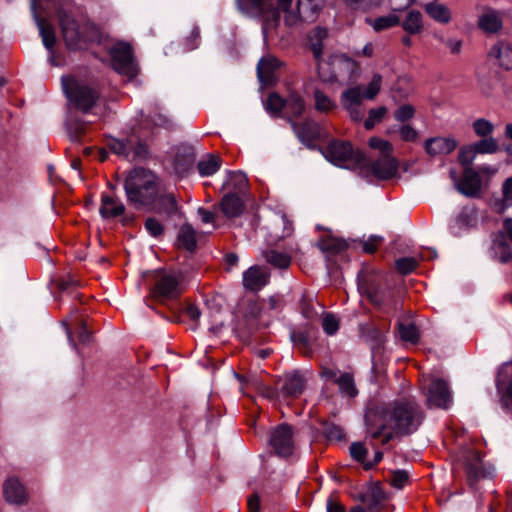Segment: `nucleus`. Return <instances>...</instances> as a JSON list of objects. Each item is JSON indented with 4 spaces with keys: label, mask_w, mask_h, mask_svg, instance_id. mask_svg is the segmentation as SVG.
I'll list each match as a JSON object with an SVG mask.
<instances>
[{
    "label": "nucleus",
    "mask_w": 512,
    "mask_h": 512,
    "mask_svg": "<svg viewBox=\"0 0 512 512\" xmlns=\"http://www.w3.org/2000/svg\"><path fill=\"white\" fill-rule=\"evenodd\" d=\"M294 249L289 248L287 251L281 252L276 249H267L262 252V256L267 263L277 269H287L291 264Z\"/></svg>",
    "instance_id": "nucleus-26"
},
{
    "label": "nucleus",
    "mask_w": 512,
    "mask_h": 512,
    "mask_svg": "<svg viewBox=\"0 0 512 512\" xmlns=\"http://www.w3.org/2000/svg\"><path fill=\"white\" fill-rule=\"evenodd\" d=\"M319 247L322 251L338 253L347 247V243L339 238L327 237L320 241Z\"/></svg>",
    "instance_id": "nucleus-49"
},
{
    "label": "nucleus",
    "mask_w": 512,
    "mask_h": 512,
    "mask_svg": "<svg viewBox=\"0 0 512 512\" xmlns=\"http://www.w3.org/2000/svg\"><path fill=\"white\" fill-rule=\"evenodd\" d=\"M381 85L382 76L380 74H374L368 86L363 90V96L365 97V99H374L380 92Z\"/></svg>",
    "instance_id": "nucleus-54"
},
{
    "label": "nucleus",
    "mask_w": 512,
    "mask_h": 512,
    "mask_svg": "<svg viewBox=\"0 0 512 512\" xmlns=\"http://www.w3.org/2000/svg\"><path fill=\"white\" fill-rule=\"evenodd\" d=\"M403 30L409 35L421 34L424 31L423 14L415 9L408 11L401 22Z\"/></svg>",
    "instance_id": "nucleus-31"
},
{
    "label": "nucleus",
    "mask_w": 512,
    "mask_h": 512,
    "mask_svg": "<svg viewBox=\"0 0 512 512\" xmlns=\"http://www.w3.org/2000/svg\"><path fill=\"white\" fill-rule=\"evenodd\" d=\"M452 402V395L448 384L443 379H434L426 392V405L428 408L448 409Z\"/></svg>",
    "instance_id": "nucleus-13"
},
{
    "label": "nucleus",
    "mask_w": 512,
    "mask_h": 512,
    "mask_svg": "<svg viewBox=\"0 0 512 512\" xmlns=\"http://www.w3.org/2000/svg\"><path fill=\"white\" fill-rule=\"evenodd\" d=\"M369 146L382 152L383 155H390L393 147L389 141L383 140L378 137H372L369 140Z\"/></svg>",
    "instance_id": "nucleus-61"
},
{
    "label": "nucleus",
    "mask_w": 512,
    "mask_h": 512,
    "mask_svg": "<svg viewBox=\"0 0 512 512\" xmlns=\"http://www.w3.org/2000/svg\"><path fill=\"white\" fill-rule=\"evenodd\" d=\"M425 418L422 407L413 399L396 400L388 406L370 408L365 415L366 431L372 439L387 445L396 437L415 433Z\"/></svg>",
    "instance_id": "nucleus-1"
},
{
    "label": "nucleus",
    "mask_w": 512,
    "mask_h": 512,
    "mask_svg": "<svg viewBox=\"0 0 512 512\" xmlns=\"http://www.w3.org/2000/svg\"><path fill=\"white\" fill-rule=\"evenodd\" d=\"M362 336L372 344V349L379 348L385 341V335L382 330L374 325H364L361 327Z\"/></svg>",
    "instance_id": "nucleus-38"
},
{
    "label": "nucleus",
    "mask_w": 512,
    "mask_h": 512,
    "mask_svg": "<svg viewBox=\"0 0 512 512\" xmlns=\"http://www.w3.org/2000/svg\"><path fill=\"white\" fill-rule=\"evenodd\" d=\"M179 245L188 251H193L196 247V232L189 224L183 225L177 238Z\"/></svg>",
    "instance_id": "nucleus-40"
},
{
    "label": "nucleus",
    "mask_w": 512,
    "mask_h": 512,
    "mask_svg": "<svg viewBox=\"0 0 512 512\" xmlns=\"http://www.w3.org/2000/svg\"><path fill=\"white\" fill-rule=\"evenodd\" d=\"M345 5L352 10L368 11L381 4V0H343Z\"/></svg>",
    "instance_id": "nucleus-53"
},
{
    "label": "nucleus",
    "mask_w": 512,
    "mask_h": 512,
    "mask_svg": "<svg viewBox=\"0 0 512 512\" xmlns=\"http://www.w3.org/2000/svg\"><path fill=\"white\" fill-rule=\"evenodd\" d=\"M489 61L496 67L505 70H512V43L505 40H498L488 51Z\"/></svg>",
    "instance_id": "nucleus-14"
},
{
    "label": "nucleus",
    "mask_w": 512,
    "mask_h": 512,
    "mask_svg": "<svg viewBox=\"0 0 512 512\" xmlns=\"http://www.w3.org/2000/svg\"><path fill=\"white\" fill-rule=\"evenodd\" d=\"M502 206L509 208L512 206V176L507 178L502 185Z\"/></svg>",
    "instance_id": "nucleus-63"
},
{
    "label": "nucleus",
    "mask_w": 512,
    "mask_h": 512,
    "mask_svg": "<svg viewBox=\"0 0 512 512\" xmlns=\"http://www.w3.org/2000/svg\"><path fill=\"white\" fill-rule=\"evenodd\" d=\"M399 163L391 155H382V157L373 161L367 167V172L371 173L379 180H389L396 176Z\"/></svg>",
    "instance_id": "nucleus-15"
},
{
    "label": "nucleus",
    "mask_w": 512,
    "mask_h": 512,
    "mask_svg": "<svg viewBox=\"0 0 512 512\" xmlns=\"http://www.w3.org/2000/svg\"><path fill=\"white\" fill-rule=\"evenodd\" d=\"M478 27L486 34H496L503 27V21L498 11L487 8L478 18Z\"/></svg>",
    "instance_id": "nucleus-25"
},
{
    "label": "nucleus",
    "mask_w": 512,
    "mask_h": 512,
    "mask_svg": "<svg viewBox=\"0 0 512 512\" xmlns=\"http://www.w3.org/2000/svg\"><path fill=\"white\" fill-rule=\"evenodd\" d=\"M424 8L426 13L436 22L447 24L451 21V12L444 4L430 2Z\"/></svg>",
    "instance_id": "nucleus-35"
},
{
    "label": "nucleus",
    "mask_w": 512,
    "mask_h": 512,
    "mask_svg": "<svg viewBox=\"0 0 512 512\" xmlns=\"http://www.w3.org/2000/svg\"><path fill=\"white\" fill-rule=\"evenodd\" d=\"M350 455L358 462L365 463L367 449L361 442H354L350 446Z\"/></svg>",
    "instance_id": "nucleus-64"
},
{
    "label": "nucleus",
    "mask_w": 512,
    "mask_h": 512,
    "mask_svg": "<svg viewBox=\"0 0 512 512\" xmlns=\"http://www.w3.org/2000/svg\"><path fill=\"white\" fill-rule=\"evenodd\" d=\"M472 145L477 154H494L500 149L498 141L494 137L481 138Z\"/></svg>",
    "instance_id": "nucleus-44"
},
{
    "label": "nucleus",
    "mask_w": 512,
    "mask_h": 512,
    "mask_svg": "<svg viewBox=\"0 0 512 512\" xmlns=\"http://www.w3.org/2000/svg\"><path fill=\"white\" fill-rule=\"evenodd\" d=\"M293 0H236L238 10L243 14H255L262 20V32L266 38L280 23V11L284 12L287 26H295L301 21L313 22L324 7L325 0H298L297 9L291 10Z\"/></svg>",
    "instance_id": "nucleus-2"
},
{
    "label": "nucleus",
    "mask_w": 512,
    "mask_h": 512,
    "mask_svg": "<svg viewBox=\"0 0 512 512\" xmlns=\"http://www.w3.org/2000/svg\"><path fill=\"white\" fill-rule=\"evenodd\" d=\"M324 157L339 167L349 168L354 165H360L364 161V155L353 149L350 142L333 140L323 151Z\"/></svg>",
    "instance_id": "nucleus-6"
},
{
    "label": "nucleus",
    "mask_w": 512,
    "mask_h": 512,
    "mask_svg": "<svg viewBox=\"0 0 512 512\" xmlns=\"http://www.w3.org/2000/svg\"><path fill=\"white\" fill-rule=\"evenodd\" d=\"M335 383H337L340 393L346 397L353 398L358 394L354 377L349 372L340 373Z\"/></svg>",
    "instance_id": "nucleus-36"
},
{
    "label": "nucleus",
    "mask_w": 512,
    "mask_h": 512,
    "mask_svg": "<svg viewBox=\"0 0 512 512\" xmlns=\"http://www.w3.org/2000/svg\"><path fill=\"white\" fill-rule=\"evenodd\" d=\"M313 96L315 109L319 112H329L336 107V103L319 89L314 91Z\"/></svg>",
    "instance_id": "nucleus-47"
},
{
    "label": "nucleus",
    "mask_w": 512,
    "mask_h": 512,
    "mask_svg": "<svg viewBox=\"0 0 512 512\" xmlns=\"http://www.w3.org/2000/svg\"><path fill=\"white\" fill-rule=\"evenodd\" d=\"M458 146V142L453 137H432L424 143V149L430 156L448 155Z\"/></svg>",
    "instance_id": "nucleus-21"
},
{
    "label": "nucleus",
    "mask_w": 512,
    "mask_h": 512,
    "mask_svg": "<svg viewBox=\"0 0 512 512\" xmlns=\"http://www.w3.org/2000/svg\"><path fill=\"white\" fill-rule=\"evenodd\" d=\"M270 272L261 266H252L243 274V285L251 291H259L269 283Z\"/></svg>",
    "instance_id": "nucleus-19"
},
{
    "label": "nucleus",
    "mask_w": 512,
    "mask_h": 512,
    "mask_svg": "<svg viewBox=\"0 0 512 512\" xmlns=\"http://www.w3.org/2000/svg\"><path fill=\"white\" fill-rule=\"evenodd\" d=\"M292 127L298 139L308 147H311V144L321 135L320 126L314 121L306 120L300 124L292 122Z\"/></svg>",
    "instance_id": "nucleus-23"
},
{
    "label": "nucleus",
    "mask_w": 512,
    "mask_h": 512,
    "mask_svg": "<svg viewBox=\"0 0 512 512\" xmlns=\"http://www.w3.org/2000/svg\"><path fill=\"white\" fill-rule=\"evenodd\" d=\"M475 135L479 138L493 137L494 124L486 118H478L472 123Z\"/></svg>",
    "instance_id": "nucleus-45"
},
{
    "label": "nucleus",
    "mask_w": 512,
    "mask_h": 512,
    "mask_svg": "<svg viewBox=\"0 0 512 512\" xmlns=\"http://www.w3.org/2000/svg\"><path fill=\"white\" fill-rule=\"evenodd\" d=\"M440 42H442L452 54H459L462 50L463 42L457 38H445L443 36H435Z\"/></svg>",
    "instance_id": "nucleus-62"
},
{
    "label": "nucleus",
    "mask_w": 512,
    "mask_h": 512,
    "mask_svg": "<svg viewBox=\"0 0 512 512\" xmlns=\"http://www.w3.org/2000/svg\"><path fill=\"white\" fill-rule=\"evenodd\" d=\"M510 364L501 366L496 379V386L500 395V400L503 408L510 409L512 407V379H510Z\"/></svg>",
    "instance_id": "nucleus-17"
},
{
    "label": "nucleus",
    "mask_w": 512,
    "mask_h": 512,
    "mask_svg": "<svg viewBox=\"0 0 512 512\" xmlns=\"http://www.w3.org/2000/svg\"><path fill=\"white\" fill-rule=\"evenodd\" d=\"M482 181L474 168L463 169V177L456 183V189L463 195L475 197L479 194Z\"/></svg>",
    "instance_id": "nucleus-20"
},
{
    "label": "nucleus",
    "mask_w": 512,
    "mask_h": 512,
    "mask_svg": "<svg viewBox=\"0 0 512 512\" xmlns=\"http://www.w3.org/2000/svg\"><path fill=\"white\" fill-rule=\"evenodd\" d=\"M54 6L67 47L71 50L81 48L87 39L80 32L77 21L65 11L63 4L59 0L54 1Z\"/></svg>",
    "instance_id": "nucleus-7"
},
{
    "label": "nucleus",
    "mask_w": 512,
    "mask_h": 512,
    "mask_svg": "<svg viewBox=\"0 0 512 512\" xmlns=\"http://www.w3.org/2000/svg\"><path fill=\"white\" fill-rule=\"evenodd\" d=\"M112 65L116 72L129 78L137 75L138 69L134 62L132 47L125 42L115 44L110 51Z\"/></svg>",
    "instance_id": "nucleus-10"
},
{
    "label": "nucleus",
    "mask_w": 512,
    "mask_h": 512,
    "mask_svg": "<svg viewBox=\"0 0 512 512\" xmlns=\"http://www.w3.org/2000/svg\"><path fill=\"white\" fill-rule=\"evenodd\" d=\"M399 335L403 341L416 344L419 340V330L414 323H399Z\"/></svg>",
    "instance_id": "nucleus-46"
},
{
    "label": "nucleus",
    "mask_w": 512,
    "mask_h": 512,
    "mask_svg": "<svg viewBox=\"0 0 512 512\" xmlns=\"http://www.w3.org/2000/svg\"><path fill=\"white\" fill-rule=\"evenodd\" d=\"M369 24L376 32H380L399 25L400 18L395 14H388L374 20H369Z\"/></svg>",
    "instance_id": "nucleus-43"
},
{
    "label": "nucleus",
    "mask_w": 512,
    "mask_h": 512,
    "mask_svg": "<svg viewBox=\"0 0 512 512\" xmlns=\"http://www.w3.org/2000/svg\"><path fill=\"white\" fill-rule=\"evenodd\" d=\"M369 301L384 313H391L398 309L397 300L393 289L380 283H370L366 288Z\"/></svg>",
    "instance_id": "nucleus-9"
},
{
    "label": "nucleus",
    "mask_w": 512,
    "mask_h": 512,
    "mask_svg": "<svg viewBox=\"0 0 512 512\" xmlns=\"http://www.w3.org/2000/svg\"><path fill=\"white\" fill-rule=\"evenodd\" d=\"M124 189L127 200L135 207L149 205L157 194V177L144 168H135L126 177Z\"/></svg>",
    "instance_id": "nucleus-3"
},
{
    "label": "nucleus",
    "mask_w": 512,
    "mask_h": 512,
    "mask_svg": "<svg viewBox=\"0 0 512 512\" xmlns=\"http://www.w3.org/2000/svg\"><path fill=\"white\" fill-rule=\"evenodd\" d=\"M221 158L212 154L198 163V170L201 176H211L215 174L221 167Z\"/></svg>",
    "instance_id": "nucleus-41"
},
{
    "label": "nucleus",
    "mask_w": 512,
    "mask_h": 512,
    "mask_svg": "<svg viewBox=\"0 0 512 512\" xmlns=\"http://www.w3.org/2000/svg\"><path fill=\"white\" fill-rule=\"evenodd\" d=\"M284 110L291 117H300L305 111L304 99L297 93H291L285 98Z\"/></svg>",
    "instance_id": "nucleus-37"
},
{
    "label": "nucleus",
    "mask_w": 512,
    "mask_h": 512,
    "mask_svg": "<svg viewBox=\"0 0 512 512\" xmlns=\"http://www.w3.org/2000/svg\"><path fill=\"white\" fill-rule=\"evenodd\" d=\"M359 500L367 506L368 510L375 511L385 501V494L379 485L372 484L359 495Z\"/></svg>",
    "instance_id": "nucleus-27"
},
{
    "label": "nucleus",
    "mask_w": 512,
    "mask_h": 512,
    "mask_svg": "<svg viewBox=\"0 0 512 512\" xmlns=\"http://www.w3.org/2000/svg\"><path fill=\"white\" fill-rule=\"evenodd\" d=\"M307 379L300 371H291L285 373L277 379V389L281 397L297 398L305 390Z\"/></svg>",
    "instance_id": "nucleus-12"
},
{
    "label": "nucleus",
    "mask_w": 512,
    "mask_h": 512,
    "mask_svg": "<svg viewBox=\"0 0 512 512\" xmlns=\"http://www.w3.org/2000/svg\"><path fill=\"white\" fill-rule=\"evenodd\" d=\"M493 249L495 255L502 263H507L512 259V252L510 246L504 239H497L494 241Z\"/></svg>",
    "instance_id": "nucleus-52"
},
{
    "label": "nucleus",
    "mask_w": 512,
    "mask_h": 512,
    "mask_svg": "<svg viewBox=\"0 0 512 512\" xmlns=\"http://www.w3.org/2000/svg\"><path fill=\"white\" fill-rule=\"evenodd\" d=\"M332 68V74L326 77L322 73L324 81L334 82L338 80H355L359 76V64L345 54L333 55L329 63Z\"/></svg>",
    "instance_id": "nucleus-8"
},
{
    "label": "nucleus",
    "mask_w": 512,
    "mask_h": 512,
    "mask_svg": "<svg viewBox=\"0 0 512 512\" xmlns=\"http://www.w3.org/2000/svg\"><path fill=\"white\" fill-rule=\"evenodd\" d=\"M281 65L275 57L262 58L257 65V75L262 83L270 84L274 80V72Z\"/></svg>",
    "instance_id": "nucleus-30"
},
{
    "label": "nucleus",
    "mask_w": 512,
    "mask_h": 512,
    "mask_svg": "<svg viewBox=\"0 0 512 512\" xmlns=\"http://www.w3.org/2000/svg\"><path fill=\"white\" fill-rule=\"evenodd\" d=\"M284 106L285 99L277 93L269 94L265 103L266 110L274 116H280L281 112L284 110Z\"/></svg>",
    "instance_id": "nucleus-48"
},
{
    "label": "nucleus",
    "mask_w": 512,
    "mask_h": 512,
    "mask_svg": "<svg viewBox=\"0 0 512 512\" xmlns=\"http://www.w3.org/2000/svg\"><path fill=\"white\" fill-rule=\"evenodd\" d=\"M409 479V474L405 470H396L392 472V475L389 479V483L391 486L401 489L405 486Z\"/></svg>",
    "instance_id": "nucleus-60"
},
{
    "label": "nucleus",
    "mask_w": 512,
    "mask_h": 512,
    "mask_svg": "<svg viewBox=\"0 0 512 512\" xmlns=\"http://www.w3.org/2000/svg\"><path fill=\"white\" fill-rule=\"evenodd\" d=\"M463 462L469 483L474 482L486 476V471L482 462V455L474 449H467L463 453Z\"/></svg>",
    "instance_id": "nucleus-16"
},
{
    "label": "nucleus",
    "mask_w": 512,
    "mask_h": 512,
    "mask_svg": "<svg viewBox=\"0 0 512 512\" xmlns=\"http://www.w3.org/2000/svg\"><path fill=\"white\" fill-rule=\"evenodd\" d=\"M476 155L477 153L472 144L462 146L458 153V162L463 166V169L473 168L472 164Z\"/></svg>",
    "instance_id": "nucleus-50"
},
{
    "label": "nucleus",
    "mask_w": 512,
    "mask_h": 512,
    "mask_svg": "<svg viewBox=\"0 0 512 512\" xmlns=\"http://www.w3.org/2000/svg\"><path fill=\"white\" fill-rule=\"evenodd\" d=\"M36 24L39 29L40 36L42 38L43 45L46 49L51 51L56 42V36L54 28L51 24L44 18L39 17L37 14H33Z\"/></svg>",
    "instance_id": "nucleus-34"
},
{
    "label": "nucleus",
    "mask_w": 512,
    "mask_h": 512,
    "mask_svg": "<svg viewBox=\"0 0 512 512\" xmlns=\"http://www.w3.org/2000/svg\"><path fill=\"white\" fill-rule=\"evenodd\" d=\"M328 36V32L325 28L316 27L311 31L308 38V45L313 53L315 60L317 61L319 75L322 76V56H323V40Z\"/></svg>",
    "instance_id": "nucleus-24"
},
{
    "label": "nucleus",
    "mask_w": 512,
    "mask_h": 512,
    "mask_svg": "<svg viewBox=\"0 0 512 512\" xmlns=\"http://www.w3.org/2000/svg\"><path fill=\"white\" fill-rule=\"evenodd\" d=\"M248 187V179L246 174L241 171L227 173V178L223 182L222 190L227 192H237L239 195H243Z\"/></svg>",
    "instance_id": "nucleus-28"
},
{
    "label": "nucleus",
    "mask_w": 512,
    "mask_h": 512,
    "mask_svg": "<svg viewBox=\"0 0 512 512\" xmlns=\"http://www.w3.org/2000/svg\"><path fill=\"white\" fill-rule=\"evenodd\" d=\"M387 109L385 107H378L369 111L368 118L364 122V126L367 130L372 129L377 123L381 122Z\"/></svg>",
    "instance_id": "nucleus-55"
},
{
    "label": "nucleus",
    "mask_w": 512,
    "mask_h": 512,
    "mask_svg": "<svg viewBox=\"0 0 512 512\" xmlns=\"http://www.w3.org/2000/svg\"><path fill=\"white\" fill-rule=\"evenodd\" d=\"M99 211L103 218H115L124 213L125 206L118 198L103 194Z\"/></svg>",
    "instance_id": "nucleus-29"
},
{
    "label": "nucleus",
    "mask_w": 512,
    "mask_h": 512,
    "mask_svg": "<svg viewBox=\"0 0 512 512\" xmlns=\"http://www.w3.org/2000/svg\"><path fill=\"white\" fill-rule=\"evenodd\" d=\"M322 328L328 335H334L339 329V320L333 314H326L322 319Z\"/></svg>",
    "instance_id": "nucleus-57"
},
{
    "label": "nucleus",
    "mask_w": 512,
    "mask_h": 512,
    "mask_svg": "<svg viewBox=\"0 0 512 512\" xmlns=\"http://www.w3.org/2000/svg\"><path fill=\"white\" fill-rule=\"evenodd\" d=\"M5 499L10 503L20 504L25 500V489L15 478H9L3 487Z\"/></svg>",
    "instance_id": "nucleus-32"
},
{
    "label": "nucleus",
    "mask_w": 512,
    "mask_h": 512,
    "mask_svg": "<svg viewBox=\"0 0 512 512\" xmlns=\"http://www.w3.org/2000/svg\"><path fill=\"white\" fill-rule=\"evenodd\" d=\"M363 99L365 97L363 96V88L360 85L350 87L341 94L342 106L362 105Z\"/></svg>",
    "instance_id": "nucleus-42"
},
{
    "label": "nucleus",
    "mask_w": 512,
    "mask_h": 512,
    "mask_svg": "<svg viewBox=\"0 0 512 512\" xmlns=\"http://www.w3.org/2000/svg\"><path fill=\"white\" fill-rule=\"evenodd\" d=\"M244 207V197L237 192H227L219 204L220 210L228 218L240 216L244 211Z\"/></svg>",
    "instance_id": "nucleus-22"
},
{
    "label": "nucleus",
    "mask_w": 512,
    "mask_h": 512,
    "mask_svg": "<svg viewBox=\"0 0 512 512\" xmlns=\"http://www.w3.org/2000/svg\"><path fill=\"white\" fill-rule=\"evenodd\" d=\"M143 277L150 282V298L159 303L176 300L183 292L181 275L175 271L165 269L146 271Z\"/></svg>",
    "instance_id": "nucleus-4"
},
{
    "label": "nucleus",
    "mask_w": 512,
    "mask_h": 512,
    "mask_svg": "<svg viewBox=\"0 0 512 512\" xmlns=\"http://www.w3.org/2000/svg\"><path fill=\"white\" fill-rule=\"evenodd\" d=\"M415 110L413 106L409 104H404L398 107L394 112V118L395 120L399 122H405L414 117Z\"/></svg>",
    "instance_id": "nucleus-59"
},
{
    "label": "nucleus",
    "mask_w": 512,
    "mask_h": 512,
    "mask_svg": "<svg viewBox=\"0 0 512 512\" xmlns=\"http://www.w3.org/2000/svg\"><path fill=\"white\" fill-rule=\"evenodd\" d=\"M269 444L280 457H288L294 451L293 429L288 424H281L270 433Z\"/></svg>",
    "instance_id": "nucleus-11"
},
{
    "label": "nucleus",
    "mask_w": 512,
    "mask_h": 512,
    "mask_svg": "<svg viewBox=\"0 0 512 512\" xmlns=\"http://www.w3.org/2000/svg\"><path fill=\"white\" fill-rule=\"evenodd\" d=\"M152 203H154V212L167 219L180 215L181 213L176 196L172 192H165L159 195L156 194Z\"/></svg>",
    "instance_id": "nucleus-18"
},
{
    "label": "nucleus",
    "mask_w": 512,
    "mask_h": 512,
    "mask_svg": "<svg viewBox=\"0 0 512 512\" xmlns=\"http://www.w3.org/2000/svg\"><path fill=\"white\" fill-rule=\"evenodd\" d=\"M134 141L132 139H116V138H110L108 140V147L109 149L116 155L128 158L130 155V152L134 148Z\"/></svg>",
    "instance_id": "nucleus-39"
},
{
    "label": "nucleus",
    "mask_w": 512,
    "mask_h": 512,
    "mask_svg": "<svg viewBox=\"0 0 512 512\" xmlns=\"http://www.w3.org/2000/svg\"><path fill=\"white\" fill-rule=\"evenodd\" d=\"M195 162V153L191 147H183L175 156L174 168L177 173L185 174L193 166Z\"/></svg>",
    "instance_id": "nucleus-33"
},
{
    "label": "nucleus",
    "mask_w": 512,
    "mask_h": 512,
    "mask_svg": "<svg viewBox=\"0 0 512 512\" xmlns=\"http://www.w3.org/2000/svg\"><path fill=\"white\" fill-rule=\"evenodd\" d=\"M144 226H145V229L147 230V232L152 237L158 238V237L162 236L164 233L163 225L160 223L159 220H157L154 217L147 218L145 220Z\"/></svg>",
    "instance_id": "nucleus-56"
},
{
    "label": "nucleus",
    "mask_w": 512,
    "mask_h": 512,
    "mask_svg": "<svg viewBox=\"0 0 512 512\" xmlns=\"http://www.w3.org/2000/svg\"><path fill=\"white\" fill-rule=\"evenodd\" d=\"M324 434L330 441H340L345 437L344 430L340 426L333 423L325 425Z\"/></svg>",
    "instance_id": "nucleus-58"
},
{
    "label": "nucleus",
    "mask_w": 512,
    "mask_h": 512,
    "mask_svg": "<svg viewBox=\"0 0 512 512\" xmlns=\"http://www.w3.org/2000/svg\"><path fill=\"white\" fill-rule=\"evenodd\" d=\"M418 264V260L414 257H403L395 261V268L400 274L407 275L412 273Z\"/></svg>",
    "instance_id": "nucleus-51"
},
{
    "label": "nucleus",
    "mask_w": 512,
    "mask_h": 512,
    "mask_svg": "<svg viewBox=\"0 0 512 512\" xmlns=\"http://www.w3.org/2000/svg\"><path fill=\"white\" fill-rule=\"evenodd\" d=\"M61 82L68 100L84 113L90 111L100 98L98 88L86 80L63 76Z\"/></svg>",
    "instance_id": "nucleus-5"
}]
</instances>
